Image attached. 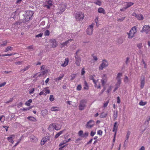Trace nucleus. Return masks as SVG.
Here are the masks:
<instances>
[{
  "label": "nucleus",
  "instance_id": "nucleus-1",
  "mask_svg": "<svg viewBox=\"0 0 150 150\" xmlns=\"http://www.w3.org/2000/svg\"><path fill=\"white\" fill-rule=\"evenodd\" d=\"M75 18L77 21H82L84 17V13L81 11H78L74 14Z\"/></svg>",
  "mask_w": 150,
  "mask_h": 150
},
{
  "label": "nucleus",
  "instance_id": "nucleus-2",
  "mask_svg": "<svg viewBox=\"0 0 150 150\" xmlns=\"http://www.w3.org/2000/svg\"><path fill=\"white\" fill-rule=\"evenodd\" d=\"M137 32V28L135 26H134L131 29L129 33H127L128 38L129 39L132 38Z\"/></svg>",
  "mask_w": 150,
  "mask_h": 150
},
{
  "label": "nucleus",
  "instance_id": "nucleus-3",
  "mask_svg": "<svg viewBox=\"0 0 150 150\" xmlns=\"http://www.w3.org/2000/svg\"><path fill=\"white\" fill-rule=\"evenodd\" d=\"M87 103L86 100L85 99L81 100L79 106V109L80 110H83L86 107V104Z\"/></svg>",
  "mask_w": 150,
  "mask_h": 150
},
{
  "label": "nucleus",
  "instance_id": "nucleus-4",
  "mask_svg": "<svg viewBox=\"0 0 150 150\" xmlns=\"http://www.w3.org/2000/svg\"><path fill=\"white\" fill-rule=\"evenodd\" d=\"M53 128L56 130H58L61 129V127L60 124L54 123L50 125L49 127V129L50 130V128Z\"/></svg>",
  "mask_w": 150,
  "mask_h": 150
},
{
  "label": "nucleus",
  "instance_id": "nucleus-5",
  "mask_svg": "<svg viewBox=\"0 0 150 150\" xmlns=\"http://www.w3.org/2000/svg\"><path fill=\"white\" fill-rule=\"evenodd\" d=\"M79 51V50H77L76 52V55L75 56V64L77 66H79L80 65V62H81V59L79 57L77 54Z\"/></svg>",
  "mask_w": 150,
  "mask_h": 150
},
{
  "label": "nucleus",
  "instance_id": "nucleus-6",
  "mask_svg": "<svg viewBox=\"0 0 150 150\" xmlns=\"http://www.w3.org/2000/svg\"><path fill=\"white\" fill-rule=\"evenodd\" d=\"M94 25V23H92L91 25L88 26L86 29V32L87 34L91 35L93 33V28Z\"/></svg>",
  "mask_w": 150,
  "mask_h": 150
},
{
  "label": "nucleus",
  "instance_id": "nucleus-7",
  "mask_svg": "<svg viewBox=\"0 0 150 150\" xmlns=\"http://www.w3.org/2000/svg\"><path fill=\"white\" fill-rule=\"evenodd\" d=\"M95 125V122L94 121L91 120L86 123L85 126L88 129H91Z\"/></svg>",
  "mask_w": 150,
  "mask_h": 150
},
{
  "label": "nucleus",
  "instance_id": "nucleus-8",
  "mask_svg": "<svg viewBox=\"0 0 150 150\" xmlns=\"http://www.w3.org/2000/svg\"><path fill=\"white\" fill-rule=\"evenodd\" d=\"M108 65V62L105 59L103 60L102 63L100 64L99 67V70H102L104 68L107 67Z\"/></svg>",
  "mask_w": 150,
  "mask_h": 150
},
{
  "label": "nucleus",
  "instance_id": "nucleus-9",
  "mask_svg": "<svg viewBox=\"0 0 150 150\" xmlns=\"http://www.w3.org/2000/svg\"><path fill=\"white\" fill-rule=\"evenodd\" d=\"M150 31V26L148 25H145L143 27L141 32L142 33L145 32L147 34Z\"/></svg>",
  "mask_w": 150,
  "mask_h": 150
},
{
  "label": "nucleus",
  "instance_id": "nucleus-10",
  "mask_svg": "<svg viewBox=\"0 0 150 150\" xmlns=\"http://www.w3.org/2000/svg\"><path fill=\"white\" fill-rule=\"evenodd\" d=\"M101 83L103 86H104L107 81V75L105 74H104L101 76Z\"/></svg>",
  "mask_w": 150,
  "mask_h": 150
},
{
  "label": "nucleus",
  "instance_id": "nucleus-11",
  "mask_svg": "<svg viewBox=\"0 0 150 150\" xmlns=\"http://www.w3.org/2000/svg\"><path fill=\"white\" fill-rule=\"evenodd\" d=\"M67 7L66 4H61L59 5V8L60 11L59 13H61L65 11Z\"/></svg>",
  "mask_w": 150,
  "mask_h": 150
},
{
  "label": "nucleus",
  "instance_id": "nucleus-12",
  "mask_svg": "<svg viewBox=\"0 0 150 150\" xmlns=\"http://www.w3.org/2000/svg\"><path fill=\"white\" fill-rule=\"evenodd\" d=\"M141 85L140 87L141 88H143L145 84V79L144 76H142L140 79Z\"/></svg>",
  "mask_w": 150,
  "mask_h": 150
},
{
  "label": "nucleus",
  "instance_id": "nucleus-13",
  "mask_svg": "<svg viewBox=\"0 0 150 150\" xmlns=\"http://www.w3.org/2000/svg\"><path fill=\"white\" fill-rule=\"evenodd\" d=\"M48 139V137L47 136L43 138L41 140L40 144L42 145H44Z\"/></svg>",
  "mask_w": 150,
  "mask_h": 150
},
{
  "label": "nucleus",
  "instance_id": "nucleus-14",
  "mask_svg": "<svg viewBox=\"0 0 150 150\" xmlns=\"http://www.w3.org/2000/svg\"><path fill=\"white\" fill-rule=\"evenodd\" d=\"M15 136V135L14 134H12L10 136L8 137L7 138V139L8 142L12 144H13L14 143V141H13V137H14Z\"/></svg>",
  "mask_w": 150,
  "mask_h": 150
},
{
  "label": "nucleus",
  "instance_id": "nucleus-15",
  "mask_svg": "<svg viewBox=\"0 0 150 150\" xmlns=\"http://www.w3.org/2000/svg\"><path fill=\"white\" fill-rule=\"evenodd\" d=\"M34 13L33 11H29L27 12V17L28 18L30 19L33 15Z\"/></svg>",
  "mask_w": 150,
  "mask_h": 150
},
{
  "label": "nucleus",
  "instance_id": "nucleus-16",
  "mask_svg": "<svg viewBox=\"0 0 150 150\" xmlns=\"http://www.w3.org/2000/svg\"><path fill=\"white\" fill-rule=\"evenodd\" d=\"M94 86L96 88H101V86L99 82H98V80L96 81L95 83H94Z\"/></svg>",
  "mask_w": 150,
  "mask_h": 150
},
{
  "label": "nucleus",
  "instance_id": "nucleus-17",
  "mask_svg": "<svg viewBox=\"0 0 150 150\" xmlns=\"http://www.w3.org/2000/svg\"><path fill=\"white\" fill-rule=\"evenodd\" d=\"M118 125L117 122H115L113 125V127L112 129L113 132L117 131L118 129Z\"/></svg>",
  "mask_w": 150,
  "mask_h": 150
},
{
  "label": "nucleus",
  "instance_id": "nucleus-18",
  "mask_svg": "<svg viewBox=\"0 0 150 150\" xmlns=\"http://www.w3.org/2000/svg\"><path fill=\"white\" fill-rule=\"evenodd\" d=\"M69 60L68 58H66L64 63L61 64V66L63 67H65L68 64Z\"/></svg>",
  "mask_w": 150,
  "mask_h": 150
},
{
  "label": "nucleus",
  "instance_id": "nucleus-19",
  "mask_svg": "<svg viewBox=\"0 0 150 150\" xmlns=\"http://www.w3.org/2000/svg\"><path fill=\"white\" fill-rule=\"evenodd\" d=\"M118 112L117 110L114 111L113 114V120H115L117 117Z\"/></svg>",
  "mask_w": 150,
  "mask_h": 150
},
{
  "label": "nucleus",
  "instance_id": "nucleus-20",
  "mask_svg": "<svg viewBox=\"0 0 150 150\" xmlns=\"http://www.w3.org/2000/svg\"><path fill=\"white\" fill-rule=\"evenodd\" d=\"M98 13H102L103 14H105V11L102 8L100 7L98 8Z\"/></svg>",
  "mask_w": 150,
  "mask_h": 150
},
{
  "label": "nucleus",
  "instance_id": "nucleus-21",
  "mask_svg": "<svg viewBox=\"0 0 150 150\" xmlns=\"http://www.w3.org/2000/svg\"><path fill=\"white\" fill-rule=\"evenodd\" d=\"M48 113V111L47 110H43L41 112V114L43 117L45 116Z\"/></svg>",
  "mask_w": 150,
  "mask_h": 150
},
{
  "label": "nucleus",
  "instance_id": "nucleus-22",
  "mask_svg": "<svg viewBox=\"0 0 150 150\" xmlns=\"http://www.w3.org/2000/svg\"><path fill=\"white\" fill-rule=\"evenodd\" d=\"M136 18L138 20H142L144 19L143 16L141 14H137V15L136 16Z\"/></svg>",
  "mask_w": 150,
  "mask_h": 150
},
{
  "label": "nucleus",
  "instance_id": "nucleus-23",
  "mask_svg": "<svg viewBox=\"0 0 150 150\" xmlns=\"http://www.w3.org/2000/svg\"><path fill=\"white\" fill-rule=\"evenodd\" d=\"M52 47L53 48L56 47L57 46V42L55 39L53 40H52Z\"/></svg>",
  "mask_w": 150,
  "mask_h": 150
},
{
  "label": "nucleus",
  "instance_id": "nucleus-24",
  "mask_svg": "<svg viewBox=\"0 0 150 150\" xmlns=\"http://www.w3.org/2000/svg\"><path fill=\"white\" fill-rule=\"evenodd\" d=\"M134 3L132 2H127L126 3V7L127 8L129 7L132 5H133Z\"/></svg>",
  "mask_w": 150,
  "mask_h": 150
},
{
  "label": "nucleus",
  "instance_id": "nucleus-25",
  "mask_svg": "<svg viewBox=\"0 0 150 150\" xmlns=\"http://www.w3.org/2000/svg\"><path fill=\"white\" fill-rule=\"evenodd\" d=\"M52 111H56L59 110V108L57 107H52L51 108Z\"/></svg>",
  "mask_w": 150,
  "mask_h": 150
},
{
  "label": "nucleus",
  "instance_id": "nucleus-26",
  "mask_svg": "<svg viewBox=\"0 0 150 150\" xmlns=\"http://www.w3.org/2000/svg\"><path fill=\"white\" fill-rule=\"evenodd\" d=\"M84 87H83V89L85 90H88V86L87 82L85 81L84 82Z\"/></svg>",
  "mask_w": 150,
  "mask_h": 150
},
{
  "label": "nucleus",
  "instance_id": "nucleus-27",
  "mask_svg": "<svg viewBox=\"0 0 150 150\" xmlns=\"http://www.w3.org/2000/svg\"><path fill=\"white\" fill-rule=\"evenodd\" d=\"M27 119L30 120L34 122H35L36 121V118L32 116L28 117H27Z\"/></svg>",
  "mask_w": 150,
  "mask_h": 150
},
{
  "label": "nucleus",
  "instance_id": "nucleus-28",
  "mask_svg": "<svg viewBox=\"0 0 150 150\" xmlns=\"http://www.w3.org/2000/svg\"><path fill=\"white\" fill-rule=\"evenodd\" d=\"M13 49V48L11 46H8L6 48L5 50H4L5 52H6L9 50H11Z\"/></svg>",
  "mask_w": 150,
  "mask_h": 150
},
{
  "label": "nucleus",
  "instance_id": "nucleus-29",
  "mask_svg": "<svg viewBox=\"0 0 150 150\" xmlns=\"http://www.w3.org/2000/svg\"><path fill=\"white\" fill-rule=\"evenodd\" d=\"M71 40H69L67 41H66L65 42H63L61 44V47H64L65 46L67 45V44Z\"/></svg>",
  "mask_w": 150,
  "mask_h": 150
},
{
  "label": "nucleus",
  "instance_id": "nucleus-30",
  "mask_svg": "<svg viewBox=\"0 0 150 150\" xmlns=\"http://www.w3.org/2000/svg\"><path fill=\"white\" fill-rule=\"evenodd\" d=\"M107 115V113H105L104 112H103L101 113L100 116V117L101 118H103L106 117Z\"/></svg>",
  "mask_w": 150,
  "mask_h": 150
},
{
  "label": "nucleus",
  "instance_id": "nucleus-31",
  "mask_svg": "<svg viewBox=\"0 0 150 150\" xmlns=\"http://www.w3.org/2000/svg\"><path fill=\"white\" fill-rule=\"evenodd\" d=\"M64 130L61 131L56 134L55 136V139L57 138L61 134L64 132Z\"/></svg>",
  "mask_w": 150,
  "mask_h": 150
},
{
  "label": "nucleus",
  "instance_id": "nucleus-32",
  "mask_svg": "<svg viewBox=\"0 0 150 150\" xmlns=\"http://www.w3.org/2000/svg\"><path fill=\"white\" fill-rule=\"evenodd\" d=\"M32 100L31 99H30L26 101L25 103V105H26L29 106L30 105V103L32 102Z\"/></svg>",
  "mask_w": 150,
  "mask_h": 150
},
{
  "label": "nucleus",
  "instance_id": "nucleus-33",
  "mask_svg": "<svg viewBox=\"0 0 150 150\" xmlns=\"http://www.w3.org/2000/svg\"><path fill=\"white\" fill-rule=\"evenodd\" d=\"M30 66L29 65L27 66L26 67H25L23 69H21V71L23 72L24 71L28 70Z\"/></svg>",
  "mask_w": 150,
  "mask_h": 150
},
{
  "label": "nucleus",
  "instance_id": "nucleus-34",
  "mask_svg": "<svg viewBox=\"0 0 150 150\" xmlns=\"http://www.w3.org/2000/svg\"><path fill=\"white\" fill-rule=\"evenodd\" d=\"M22 137H21L20 138L18 139L16 143L13 146V147H15L17 145H18V144L20 143V142L21 141V139H22Z\"/></svg>",
  "mask_w": 150,
  "mask_h": 150
},
{
  "label": "nucleus",
  "instance_id": "nucleus-35",
  "mask_svg": "<svg viewBox=\"0 0 150 150\" xmlns=\"http://www.w3.org/2000/svg\"><path fill=\"white\" fill-rule=\"evenodd\" d=\"M5 117L4 115H2L0 117V121L2 123L4 122L5 120Z\"/></svg>",
  "mask_w": 150,
  "mask_h": 150
},
{
  "label": "nucleus",
  "instance_id": "nucleus-36",
  "mask_svg": "<svg viewBox=\"0 0 150 150\" xmlns=\"http://www.w3.org/2000/svg\"><path fill=\"white\" fill-rule=\"evenodd\" d=\"M35 91L34 88H30L29 90V94L31 95L33 94Z\"/></svg>",
  "mask_w": 150,
  "mask_h": 150
},
{
  "label": "nucleus",
  "instance_id": "nucleus-37",
  "mask_svg": "<svg viewBox=\"0 0 150 150\" xmlns=\"http://www.w3.org/2000/svg\"><path fill=\"white\" fill-rule=\"evenodd\" d=\"M120 84H118V83H117L116 84L115 86V87L114 90L113 91V92H115V91H116L118 88L120 86Z\"/></svg>",
  "mask_w": 150,
  "mask_h": 150
},
{
  "label": "nucleus",
  "instance_id": "nucleus-38",
  "mask_svg": "<svg viewBox=\"0 0 150 150\" xmlns=\"http://www.w3.org/2000/svg\"><path fill=\"white\" fill-rule=\"evenodd\" d=\"M50 34V32L49 30H46L44 33V35L45 36H48Z\"/></svg>",
  "mask_w": 150,
  "mask_h": 150
},
{
  "label": "nucleus",
  "instance_id": "nucleus-39",
  "mask_svg": "<svg viewBox=\"0 0 150 150\" xmlns=\"http://www.w3.org/2000/svg\"><path fill=\"white\" fill-rule=\"evenodd\" d=\"M129 81V79L128 77L127 76H125L124 80V82L125 83H127Z\"/></svg>",
  "mask_w": 150,
  "mask_h": 150
},
{
  "label": "nucleus",
  "instance_id": "nucleus-40",
  "mask_svg": "<svg viewBox=\"0 0 150 150\" xmlns=\"http://www.w3.org/2000/svg\"><path fill=\"white\" fill-rule=\"evenodd\" d=\"M95 76L94 75H91L89 76V78L90 79L92 80L93 81V83H95V81H96L94 79V77Z\"/></svg>",
  "mask_w": 150,
  "mask_h": 150
},
{
  "label": "nucleus",
  "instance_id": "nucleus-41",
  "mask_svg": "<svg viewBox=\"0 0 150 150\" xmlns=\"http://www.w3.org/2000/svg\"><path fill=\"white\" fill-rule=\"evenodd\" d=\"M95 3L99 6H100L101 5V2L100 0H96Z\"/></svg>",
  "mask_w": 150,
  "mask_h": 150
},
{
  "label": "nucleus",
  "instance_id": "nucleus-42",
  "mask_svg": "<svg viewBox=\"0 0 150 150\" xmlns=\"http://www.w3.org/2000/svg\"><path fill=\"white\" fill-rule=\"evenodd\" d=\"M122 76V74L121 73H118L116 77V79H121L120 78Z\"/></svg>",
  "mask_w": 150,
  "mask_h": 150
},
{
  "label": "nucleus",
  "instance_id": "nucleus-43",
  "mask_svg": "<svg viewBox=\"0 0 150 150\" xmlns=\"http://www.w3.org/2000/svg\"><path fill=\"white\" fill-rule=\"evenodd\" d=\"M46 3L50 5H52V2L51 0H46Z\"/></svg>",
  "mask_w": 150,
  "mask_h": 150
},
{
  "label": "nucleus",
  "instance_id": "nucleus-44",
  "mask_svg": "<svg viewBox=\"0 0 150 150\" xmlns=\"http://www.w3.org/2000/svg\"><path fill=\"white\" fill-rule=\"evenodd\" d=\"M147 103V102H143L142 101H141L139 102V104L140 105L144 106L146 105Z\"/></svg>",
  "mask_w": 150,
  "mask_h": 150
},
{
  "label": "nucleus",
  "instance_id": "nucleus-45",
  "mask_svg": "<svg viewBox=\"0 0 150 150\" xmlns=\"http://www.w3.org/2000/svg\"><path fill=\"white\" fill-rule=\"evenodd\" d=\"M7 41H4L2 42V44L0 45V46L2 47L6 46L7 43Z\"/></svg>",
  "mask_w": 150,
  "mask_h": 150
},
{
  "label": "nucleus",
  "instance_id": "nucleus-46",
  "mask_svg": "<svg viewBox=\"0 0 150 150\" xmlns=\"http://www.w3.org/2000/svg\"><path fill=\"white\" fill-rule=\"evenodd\" d=\"M31 139L32 140H34V142H37L38 140L37 138L34 136L31 137Z\"/></svg>",
  "mask_w": 150,
  "mask_h": 150
},
{
  "label": "nucleus",
  "instance_id": "nucleus-47",
  "mask_svg": "<svg viewBox=\"0 0 150 150\" xmlns=\"http://www.w3.org/2000/svg\"><path fill=\"white\" fill-rule=\"evenodd\" d=\"M76 74H72L71 75V80H72L74 79H75L76 77Z\"/></svg>",
  "mask_w": 150,
  "mask_h": 150
},
{
  "label": "nucleus",
  "instance_id": "nucleus-48",
  "mask_svg": "<svg viewBox=\"0 0 150 150\" xmlns=\"http://www.w3.org/2000/svg\"><path fill=\"white\" fill-rule=\"evenodd\" d=\"M49 99L50 101L51 102L53 101L54 100L53 95H51L50 96Z\"/></svg>",
  "mask_w": 150,
  "mask_h": 150
},
{
  "label": "nucleus",
  "instance_id": "nucleus-49",
  "mask_svg": "<svg viewBox=\"0 0 150 150\" xmlns=\"http://www.w3.org/2000/svg\"><path fill=\"white\" fill-rule=\"evenodd\" d=\"M82 88V87L81 86V85L80 84L79 85L77 88H76V90L77 91H80Z\"/></svg>",
  "mask_w": 150,
  "mask_h": 150
},
{
  "label": "nucleus",
  "instance_id": "nucleus-50",
  "mask_svg": "<svg viewBox=\"0 0 150 150\" xmlns=\"http://www.w3.org/2000/svg\"><path fill=\"white\" fill-rule=\"evenodd\" d=\"M98 17H96L95 19V22L96 23V25L97 26H98L99 25L98 23Z\"/></svg>",
  "mask_w": 150,
  "mask_h": 150
},
{
  "label": "nucleus",
  "instance_id": "nucleus-51",
  "mask_svg": "<svg viewBox=\"0 0 150 150\" xmlns=\"http://www.w3.org/2000/svg\"><path fill=\"white\" fill-rule=\"evenodd\" d=\"M109 102V101L108 100L105 103H104L103 104V107H104V108H105V107H106L107 106Z\"/></svg>",
  "mask_w": 150,
  "mask_h": 150
},
{
  "label": "nucleus",
  "instance_id": "nucleus-52",
  "mask_svg": "<svg viewBox=\"0 0 150 150\" xmlns=\"http://www.w3.org/2000/svg\"><path fill=\"white\" fill-rule=\"evenodd\" d=\"M83 134V132L82 130H80L78 133V135L79 136H82V135Z\"/></svg>",
  "mask_w": 150,
  "mask_h": 150
},
{
  "label": "nucleus",
  "instance_id": "nucleus-53",
  "mask_svg": "<svg viewBox=\"0 0 150 150\" xmlns=\"http://www.w3.org/2000/svg\"><path fill=\"white\" fill-rule=\"evenodd\" d=\"M130 133H131L130 131H128L127 132V133L126 135V138H127V139H128L129 136V135L130 134Z\"/></svg>",
  "mask_w": 150,
  "mask_h": 150
},
{
  "label": "nucleus",
  "instance_id": "nucleus-54",
  "mask_svg": "<svg viewBox=\"0 0 150 150\" xmlns=\"http://www.w3.org/2000/svg\"><path fill=\"white\" fill-rule=\"evenodd\" d=\"M15 63L16 65H19L23 63V62L19 61L16 62Z\"/></svg>",
  "mask_w": 150,
  "mask_h": 150
},
{
  "label": "nucleus",
  "instance_id": "nucleus-55",
  "mask_svg": "<svg viewBox=\"0 0 150 150\" xmlns=\"http://www.w3.org/2000/svg\"><path fill=\"white\" fill-rule=\"evenodd\" d=\"M31 108V107H30L28 108H23V109L22 110H23V111H27V110H30Z\"/></svg>",
  "mask_w": 150,
  "mask_h": 150
},
{
  "label": "nucleus",
  "instance_id": "nucleus-56",
  "mask_svg": "<svg viewBox=\"0 0 150 150\" xmlns=\"http://www.w3.org/2000/svg\"><path fill=\"white\" fill-rule=\"evenodd\" d=\"M44 90V92H45L46 94H47V93L49 94L50 92V90L49 89H46Z\"/></svg>",
  "mask_w": 150,
  "mask_h": 150
},
{
  "label": "nucleus",
  "instance_id": "nucleus-57",
  "mask_svg": "<svg viewBox=\"0 0 150 150\" xmlns=\"http://www.w3.org/2000/svg\"><path fill=\"white\" fill-rule=\"evenodd\" d=\"M137 47L139 48V49H140L142 47V43H140L138 44L137 45Z\"/></svg>",
  "mask_w": 150,
  "mask_h": 150
},
{
  "label": "nucleus",
  "instance_id": "nucleus-58",
  "mask_svg": "<svg viewBox=\"0 0 150 150\" xmlns=\"http://www.w3.org/2000/svg\"><path fill=\"white\" fill-rule=\"evenodd\" d=\"M61 79H62L59 76L58 77L55 78L54 79V80L56 81L57 82L58 81L61 80Z\"/></svg>",
  "mask_w": 150,
  "mask_h": 150
},
{
  "label": "nucleus",
  "instance_id": "nucleus-59",
  "mask_svg": "<svg viewBox=\"0 0 150 150\" xmlns=\"http://www.w3.org/2000/svg\"><path fill=\"white\" fill-rule=\"evenodd\" d=\"M88 135V132H85L83 134L82 137H87Z\"/></svg>",
  "mask_w": 150,
  "mask_h": 150
},
{
  "label": "nucleus",
  "instance_id": "nucleus-60",
  "mask_svg": "<svg viewBox=\"0 0 150 150\" xmlns=\"http://www.w3.org/2000/svg\"><path fill=\"white\" fill-rule=\"evenodd\" d=\"M44 90H43V91H42L40 92V93H39V95L40 96H41V95H46V94H45V93H44Z\"/></svg>",
  "mask_w": 150,
  "mask_h": 150
},
{
  "label": "nucleus",
  "instance_id": "nucleus-61",
  "mask_svg": "<svg viewBox=\"0 0 150 150\" xmlns=\"http://www.w3.org/2000/svg\"><path fill=\"white\" fill-rule=\"evenodd\" d=\"M103 132L100 130H99L97 131V134L100 135H101L102 134Z\"/></svg>",
  "mask_w": 150,
  "mask_h": 150
},
{
  "label": "nucleus",
  "instance_id": "nucleus-62",
  "mask_svg": "<svg viewBox=\"0 0 150 150\" xmlns=\"http://www.w3.org/2000/svg\"><path fill=\"white\" fill-rule=\"evenodd\" d=\"M42 35H43V33H40L38 35H36L35 36V37H37V38L41 37L42 36Z\"/></svg>",
  "mask_w": 150,
  "mask_h": 150
},
{
  "label": "nucleus",
  "instance_id": "nucleus-63",
  "mask_svg": "<svg viewBox=\"0 0 150 150\" xmlns=\"http://www.w3.org/2000/svg\"><path fill=\"white\" fill-rule=\"evenodd\" d=\"M27 49L30 50V49H33V45H30L28 46L27 48Z\"/></svg>",
  "mask_w": 150,
  "mask_h": 150
},
{
  "label": "nucleus",
  "instance_id": "nucleus-64",
  "mask_svg": "<svg viewBox=\"0 0 150 150\" xmlns=\"http://www.w3.org/2000/svg\"><path fill=\"white\" fill-rule=\"evenodd\" d=\"M92 56L93 57V59L94 60H95V61H96L97 60L98 58L96 56H94L93 54L92 55Z\"/></svg>",
  "mask_w": 150,
  "mask_h": 150
}]
</instances>
